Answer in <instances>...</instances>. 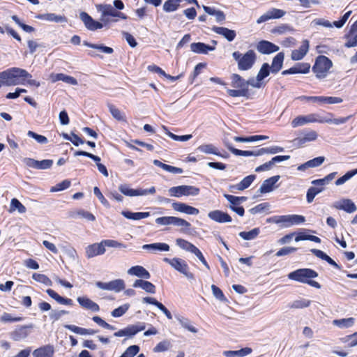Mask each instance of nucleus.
Here are the masks:
<instances>
[{"mask_svg": "<svg viewBox=\"0 0 357 357\" xmlns=\"http://www.w3.org/2000/svg\"><path fill=\"white\" fill-rule=\"evenodd\" d=\"M260 149V155L264 154H275L280 152H282L284 149L281 146H274L268 148H261Z\"/></svg>", "mask_w": 357, "mask_h": 357, "instance_id": "61", "label": "nucleus"}, {"mask_svg": "<svg viewBox=\"0 0 357 357\" xmlns=\"http://www.w3.org/2000/svg\"><path fill=\"white\" fill-rule=\"evenodd\" d=\"M280 178V176L277 175L264 181L259 190L260 193L264 194L271 192L275 188H278V186H275V183L279 181Z\"/></svg>", "mask_w": 357, "mask_h": 357, "instance_id": "20", "label": "nucleus"}, {"mask_svg": "<svg viewBox=\"0 0 357 357\" xmlns=\"http://www.w3.org/2000/svg\"><path fill=\"white\" fill-rule=\"evenodd\" d=\"M132 287L135 288H141L149 294H155V285L146 280H136L134 282Z\"/></svg>", "mask_w": 357, "mask_h": 357, "instance_id": "33", "label": "nucleus"}, {"mask_svg": "<svg viewBox=\"0 0 357 357\" xmlns=\"http://www.w3.org/2000/svg\"><path fill=\"white\" fill-rule=\"evenodd\" d=\"M93 321L96 322L99 326H102L104 328L114 331L115 330V327L109 324L106 321H105L101 317L95 316L92 318Z\"/></svg>", "mask_w": 357, "mask_h": 357, "instance_id": "64", "label": "nucleus"}, {"mask_svg": "<svg viewBox=\"0 0 357 357\" xmlns=\"http://www.w3.org/2000/svg\"><path fill=\"white\" fill-rule=\"evenodd\" d=\"M354 324V319L352 317L342 319H335L333 321V324L342 328H346L352 326Z\"/></svg>", "mask_w": 357, "mask_h": 357, "instance_id": "51", "label": "nucleus"}, {"mask_svg": "<svg viewBox=\"0 0 357 357\" xmlns=\"http://www.w3.org/2000/svg\"><path fill=\"white\" fill-rule=\"evenodd\" d=\"M54 352L53 346L48 344L34 350L33 356L34 357H52Z\"/></svg>", "mask_w": 357, "mask_h": 357, "instance_id": "35", "label": "nucleus"}, {"mask_svg": "<svg viewBox=\"0 0 357 357\" xmlns=\"http://www.w3.org/2000/svg\"><path fill=\"white\" fill-rule=\"evenodd\" d=\"M311 304V301L306 298H300L294 301L291 305V308L302 309L307 307Z\"/></svg>", "mask_w": 357, "mask_h": 357, "instance_id": "57", "label": "nucleus"}, {"mask_svg": "<svg viewBox=\"0 0 357 357\" xmlns=\"http://www.w3.org/2000/svg\"><path fill=\"white\" fill-rule=\"evenodd\" d=\"M98 12L101 13L100 20L105 23H107L109 20L107 16L117 17L121 19H127V16L123 13L116 11L110 4H98L96 6Z\"/></svg>", "mask_w": 357, "mask_h": 357, "instance_id": "6", "label": "nucleus"}, {"mask_svg": "<svg viewBox=\"0 0 357 357\" xmlns=\"http://www.w3.org/2000/svg\"><path fill=\"white\" fill-rule=\"evenodd\" d=\"M332 206L338 210H343L349 213H352L357 211V206L350 199L344 198L335 202Z\"/></svg>", "mask_w": 357, "mask_h": 357, "instance_id": "16", "label": "nucleus"}, {"mask_svg": "<svg viewBox=\"0 0 357 357\" xmlns=\"http://www.w3.org/2000/svg\"><path fill=\"white\" fill-rule=\"evenodd\" d=\"M17 211L19 213H24L26 211V207L16 198H13L10 201L9 213H13Z\"/></svg>", "mask_w": 357, "mask_h": 357, "instance_id": "44", "label": "nucleus"}, {"mask_svg": "<svg viewBox=\"0 0 357 357\" xmlns=\"http://www.w3.org/2000/svg\"><path fill=\"white\" fill-rule=\"evenodd\" d=\"M250 85V79L245 81L239 75L234 74L231 77V86L234 88L241 89H247L248 86Z\"/></svg>", "mask_w": 357, "mask_h": 357, "instance_id": "38", "label": "nucleus"}, {"mask_svg": "<svg viewBox=\"0 0 357 357\" xmlns=\"http://www.w3.org/2000/svg\"><path fill=\"white\" fill-rule=\"evenodd\" d=\"M176 245L180 247L181 249L185 250L186 251L193 252V251L197 248L191 243L183 238H177L176 240Z\"/></svg>", "mask_w": 357, "mask_h": 357, "instance_id": "49", "label": "nucleus"}, {"mask_svg": "<svg viewBox=\"0 0 357 357\" xmlns=\"http://www.w3.org/2000/svg\"><path fill=\"white\" fill-rule=\"evenodd\" d=\"M83 44L85 46H87L91 48L96 49V50H99L100 52L105 53V54H112L114 52V50L112 47L105 46L102 44H100V45L92 44V43H88L87 41H84Z\"/></svg>", "mask_w": 357, "mask_h": 357, "instance_id": "48", "label": "nucleus"}, {"mask_svg": "<svg viewBox=\"0 0 357 357\" xmlns=\"http://www.w3.org/2000/svg\"><path fill=\"white\" fill-rule=\"evenodd\" d=\"M46 292L51 298L54 299L59 304L66 305H73V302L72 299L63 298L51 289H47Z\"/></svg>", "mask_w": 357, "mask_h": 357, "instance_id": "39", "label": "nucleus"}, {"mask_svg": "<svg viewBox=\"0 0 357 357\" xmlns=\"http://www.w3.org/2000/svg\"><path fill=\"white\" fill-rule=\"evenodd\" d=\"M37 19L54 22L56 23H66L67 18L63 15H56L55 13H44L36 16Z\"/></svg>", "mask_w": 357, "mask_h": 357, "instance_id": "30", "label": "nucleus"}, {"mask_svg": "<svg viewBox=\"0 0 357 357\" xmlns=\"http://www.w3.org/2000/svg\"><path fill=\"white\" fill-rule=\"evenodd\" d=\"M155 222L160 225H174L189 229L191 227L190 222L175 216H163L155 219Z\"/></svg>", "mask_w": 357, "mask_h": 357, "instance_id": "8", "label": "nucleus"}, {"mask_svg": "<svg viewBox=\"0 0 357 357\" xmlns=\"http://www.w3.org/2000/svg\"><path fill=\"white\" fill-rule=\"evenodd\" d=\"M273 221L276 224L283 223L285 227L300 225L305 221L304 216L301 215H285L273 218Z\"/></svg>", "mask_w": 357, "mask_h": 357, "instance_id": "7", "label": "nucleus"}, {"mask_svg": "<svg viewBox=\"0 0 357 357\" xmlns=\"http://www.w3.org/2000/svg\"><path fill=\"white\" fill-rule=\"evenodd\" d=\"M105 252V248L102 241L100 243H93L86 248V256L87 258H92L98 255H103Z\"/></svg>", "mask_w": 357, "mask_h": 357, "instance_id": "17", "label": "nucleus"}, {"mask_svg": "<svg viewBox=\"0 0 357 357\" xmlns=\"http://www.w3.org/2000/svg\"><path fill=\"white\" fill-rule=\"evenodd\" d=\"M257 49L260 53L271 54L278 51L279 47L269 41L261 40L257 44Z\"/></svg>", "mask_w": 357, "mask_h": 357, "instance_id": "28", "label": "nucleus"}, {"mask_svg": "<svg viewBox=\"0 0 357 357\" xmlns=\"http://www.w3.org/2000/svg\"><path fill=\"white\" fill-rule=\"evenodd\" d=\"M181 2V0H167L163 4V10L167 13L176 11Z\"/></svg>", "mask_w": 357, "mask_h": 357, "instance_id": "47", "label": "nucleus"}, {"mask_svg": "<svg viewBox=\"0 0 357 357\" xmlns=\"http://www.w3.org/2000/svg\"><path fill=\"white\" fill-rule=\"evenodd\" d=\"M130 308V304L126 303L123 304L119 307L114 309L112 312L111 314L114 317H120L123 316Z\"/></svg>", "mask_w": 357, "mask_h": 357, "instance_id": "59", "label": "nucleus"}, {"mask_svg": "<svg viewBox=\"0 0 357 357\" xmlns=\"http://www.w3.org/2000/svg\"><path fill=\"white\" fill-rule=\"evenodd\" d=\"M176 319L183 328L193 333H197V329L191 324L188 319L181 316H177Z\"/></svg>", "mask_w": 357, "mask_h": 357, "instance_id": "50", "label": "nucleus"}, {"mask_svg": "<svg viewBox=\"0 0 357 357\" xmlns=\"http://www.w3.org/2000/svg\"><path fill=\"white\" fill-rule=\"evenodd\" d=\"M259 228H254L249 231H241L239 236L244 240H253L257 237L259 234Z\"/></svg>", "mask_w": 357, "mask_h": 357, "instance_id": "53", "label": "nucleus"}, {"mask_svg": "<svg viewBox=\"0 0 357 357\" xmlns=\"http://www.w3.org/2000/svg\"><path fill=\"white\" fill-rule=\"evenodd\" d=\"M357 174V169L347 172L344 176L335 181L336 185H341Z\"/></svg>", "mask_w": 357, "mask_h": 357, "instance_id": "58", "label": "nucleus"}, {"mask_svg": "<svg viewBox=\"0 0 357 357\" xmlns=\"http://www.w3.org/2000/svg\"><path fill=\"white\" fill-rule=\"evenodd\" d=\"M227 148L234 155L241 156H259L260 155V149L256 151H242L234 148L229 142H225Z\"/></svg>", "mask_w": 357, "mask_h": 357, "instance_id": "31", "label": "nucleus"}, {"mask_svg": "<svg viewBox=\"0 0 357 357\" xmlns=\"http://www.w3.org/2000/svg\"><path fill=\"white\" fill-rule=\"evenodd\" d=\"M171 343L169 340H165L160 342L154 348V352H163L167 351L171 347Z\"/></svg>", "mask_w": 357, "mask_h": 357, "instance_id": "62", "label": "nucleus"}, {"mask_svg": "<svg viewBox=\"0 0 357 357\" xmlns=\"http://www.w3.org/2000/svg\"><path fill=\"white\" fill-rule=\"evenodd\" d=\"M127 273L130 275L136 276L139 278H144V279H150L151 274L143 266H134L130 268L127 271Z\"/></svg>", "mask_w": 357, "mask_h": 357, "instance_id": "27", "label": "nucleus"}, {"mask_svg": "<svg viewBox=\"0 0 357 357\" xmlns=\"http://www.w3.org/2000/svg\"><path fill=\"white\" fill-rule=\"evenodd\" d=\"M171 266L183 274L187 278L190 280L194 279V275L189 271V267L183 259L176 257L173 258Z\"/></svg>", "mask_w": 357, "mask_h": 357, "instance_id": "13", "label": "nucleus"}, {"mask_svg": "<svg viewBox=\"0 0 357 357\" xmlns=\"http://www.w3.org/2000/svg\"><path fill=\"white\" fill-rule=\"evenodd\" d=\"M317 277L318 273L311 268H299L288 274L289 280L307 284L314 288L320 289V284L317 281L312 280L313 278Z\"/></svg>", "mask_w": 357, "mask_h": 357, "instance_id": "2", "label": "nucleus"}, {"mask_svg": "<svg viewBox=\"0 0 357 357\" xmlns=\"http://www.w3.org/2000/svg\"><path fill=\"white\" fill-rule=\"evenodd\" d=\"M255 178H256L255 175H249V176L245 177L239 183H238L235 185L231 186L230 187L231 191L233 192L234 190H237L241 191V190H243L248 188L252 184V183L254 181Z\"/></svg>", "mask_w": 357, "mask_h": 357, "instance_id": "36", "label": "nucleus"}, {"mask_svg": "<svg viewBox=\"0 0 357 357\" xmlns=\"http://www.w3.org/2000/svg\"><path fill=\"white\" fill-rule=\"evenodd\" d=\"M321 120L322 118H320L318 114H310L305 116H296L295 119L292 120L291 124L293 128H297L298 126H302L310 123H320V121Z\"/></svg>", "mask_w": 357, "mask_h": 357, "instance_id": "12", "label": "nucleus"}, {"mask_svg": "<svg viewBox=\"0 0 357 357\" xmlns=\"http://www.w3.org/2000/svg\"><path fill=\"white\" fill-rule=\"evenodd\" d=\"M109 112L113 118L119 121L127 123L126 116L124 112L116 108L114 105H109L108 106Z\"/></svg>", "mask_w": 357, "mask_h": 357, "instance_id": "45", "label": "nucleus"}, {"mask_svg": "<svg viewBox=\"0 0 357 357\" xmlns=\"http://www.w3.org/2000/svg\"><path fill=\"white\" fill-rule=\"evenodd\" d=\"M168 191L171 197H180L182 196H197L199 194L200 190L193 185H182L172 187Z\"/></svg>", "mask_w": 357, "mask_h": 357, "instance_id": "5", "label": "nucleus"}, {"mask_svg": "<svg viewBox=\"0 0 357 357\" xmlns=\"http://www.w3.org/2000/svg\"><path fill=\"white\" fill-rule=\"evenodd\" d=\"M81 20L84 22L85 26L90 31H95L102 28V23L95 21L89 15L85 12L79 14Z\"/></svg>", "mask_w": 357, "mask_h": 357, "instance_id": "18", "label": "nucleus"}, {"mask_svg": "<svg viewBox=\"0 0 357 357\" xmlns=\"http://www.w3.org/2000/svg\"><path fill=\"white\" fill-rule=\"evenodd\" d=\"M146 328V324L144 322H138L136 324L130 325L126 328L119 330L114 333L115 337L130 336L132 337L138 332L142 331Z\"/></svg>", "mask_w": 357, "mask_h": 357, "instance_id": "9", "label": "nucleus"}, {"mask_svg": "<svg viewBox=\"0 0 357 357\" xmlns=\"http://www.w3.org/2000/svg\"><path fill=\"white\" fill-rule=\"evenodd\" d=\"M324 190L322 187H310L307 192L306 199L308 203H312L317 195Z\"/></svg>", "mask_w": 357, "mask_h": 357, "instance_id": "52", "label": "nucleus"}, {"mask_svg": "<svg viewBox=\"0 0 357 357\" xmlns=\"http://www.w3.org/2000/svg\"><path fill=\"white\" fill-rule=\"evenodd\" d=\"M198 150L206 154H213L215 155L221 156L222 158L227 157V155H221L220 153L218 151V148L211 144H202L198 147Z\"/></svg>", "mask_w": 357, "mask_h": 357, "instance_id": "43", "label": "nucleus"}, {"mask_svg": "<svg viewBox=\"0 0 357 357\" xmlns=\"http://www.w3.org/2000/svg\"><path fill=\"white\" fill-rule=\"evenodd\" d=\"M77 301L84 310H90L93 312H97L100 310L99 305L86 296H79L77 298Z\"/></svg>", "mask_w": 357, "mask_h": 357, "instance_id": "21", "label": "nucleus"}, {"mask_svg": "<svg viewBox=\"0 0 357 357\" xmlns=\"http://www.w3.org/2000/svg\"><path fill=\"white\" fill-rule=\"evenodd\" d=\"M234 59L238 62V68L241 70L250 69L255 63L257 55L254 50H248L244 54L239 52H234L232 54Z\"/></svg>", "mask_w": 357, "mask_h": 357, "instance_id": "4", "label": "nucleus"}, {"mask_svg": "<svg viewBox=\"0 0 357 357\" xmlns=\"http://www.w3.org/2000/svg\"><path fill=\"white\" fill-rule=\"evenodd\" d=\"M32 77L26 70L20 68H10L2 72L0 84L5 86L24 84L26 78Z\"/></svg>", "mask_w": 357, "mask_h": 357, "instance_id": "1", "label": "nucleus"}, {"mask_svg": "<svg viewBox=\"0 0 357 357\" xmlns=\"http://www.w3.org/2000/svg\"><path fill=\"white\" fill-rule=\"evenodd\" d=\"M32 278L40 283H43L47 286H51L52 282L51 280L44 274L33 273Z\"/></svg>", "mask_w": 357, "mask_h": 357, "instance_id": "60", "label": "nucleus"}, {"mask_svg": "<svg viewBox=\"0 0 357 357\" xmlns=\"http://www.w3.org/2000/svg\"><path fill=\"white\" fill-rule=\"evenodd\" d=\"M202 8L208 15L215 16L217 22L222 23L225 21L226 16L223 11L204 5L202 6Z\"/></svg>", "mask_w": 357, "mask_h": 357, "instance_id": "29", "label": "nucleus"}, {"mask_svg": "<svg viewBox=\"0 0 357 357\" xmlns=\"http://www.w3.org/2000/svg\"><path fill=\"white\" fill-rule=\"evenodd\" d=\"M271 73L270 66L267 63H263L256 79H250V86L255 88H260L263 85L262 81Z\"/></svg>", "mask_w": 357, "mask_h": 357, "instance_id": "11", "label": "nucleus"}, {"mask_svg": "<svg viewBox=\"0 0 357 357\" xmlns=\"http://www.w3.org/2000/svg\"><path fill=\"white\" fill-rule=\"evenodd\" d=\"M252 349L245 347L237 351H225L223 355L226 357H244L252 353Z\"/></svg>", "mask_w": 357, "mask_h": 357, "instance_id": "40", "label": "nucleus"}, {"mask_svg": "<svg viewBox=\"0 0 357 357\" xmlns=\"http://www.w3.org/2000/svg\"><path fill=\"white\" fill-rule=\"evenodd\" d=\"M211 30L215 33L223 36L229 42L233 41L236 36V33L234 30L229 29L227 27L213 26Z\"/></svg>", "mask_w": 357, "mask_h": 357, "instance_id": "26", "label": "nucleus"}, {"mask_svg": "<svg viewBox=\"0 0 357 357\" xmlns=\"http://www.w3.org/2000/svg\"><path fill=\"white\" fill-rule=\"evenodd\" d=\"M284 54L283 52L278 53L273 59L270 69L272 73L275 74L278 73L283 65Z\"/></svg>", "mask_w": 357, "mask_h": 357, "instance_id": "34", "label": "nucleus"}, {"mask_svg": "<svg viewBox=\"0 0 357 357\" xmlns=\"http://www.w3.org/2000/svg\"><path fill=\"white\" fill-rule=\"evenodd\" d=\"M309 47V41L307 40H303L300 47L292 51L291 54V59L293 61H299L303 59L308 52Z\"/></svg>", "mask_w": 357, "mask_h": 357, "instance_id": "23", "label": "nucleus"}, {"mask_svg": "<svg viewBox=\"0 0 357 357\" xmlns=\"http://www.w3.org/2000/svg\"><path fill=\"white\" fill-rule=\"evenodd\" d=\"M310 64L308 63H298L289 69L283 70L282 75H286L289 74H306L310 72Z\"/></svg>", "mask_w": 357, "mask_h": 357, "instance_id": "22", "label": "nucleus"}, {"mask_svg": "<svg viewBox=\"0 0 357 357\" xmlns=\"http://www.w3.org/2000/svg\"><path fill=\"white\" fill-rule=\"evenodd\" d=\"M96 285L100 289L114 291L115 292H119L125 287L124 281L121 279H116L108 282H97Z\"/></svg>", "mask_w": 357, "mask_h": 357, "instance_id": "10", "label": "nucleus"}, {"mask_svg": "<svg viewBox=\"0 0 357 357\" xmlns=\"http://www.w3.org/2000/svg\"><path fill=\"white\" fill-rule=\"evenodd\" d=\"M333 66L332 61L326 56H319L312 66V71L317 79H322L327 77Z\"/></svg>", "mask_w": 357, "mask_h": 357, "instance_id": "3", "label": "nucleus"}, {"mask_svg": "<svg viewBox=\"0 0 357 357\" xmlns=\"http://www.w3.org/2000/svg\"><path fill=\"white\" fill-rule=\"evenodd\" d=\"M142 249L150 250L153 252H168L170 247L168 244L165 243H154L151 244H144L142 245Z\"/></svg>", "mask_w": 357, "mask_h": 357, "instance_id": "32", "label": "nucleus"}, {"mask_svg": "<svg viewBox=\"0 0 357 357\" xmlns=\"http://www.w3.org/2000/svg\"><path fill=\"white\" fill-rule=\"evenodd\" d=\"M172 207L175 211L188 215H197L199 213L198 208L182 202H173Z\"/></svg>", "mask_w": 357, "mask_h": 357, "instance_id": "19", "label": "nucleus"}, {"mask_svg": "<svg viewBox=\"0 0 357 357\" xmlns=\"http://www.w3.org/2000/svg\"><path fill=\"white\" fill-rule=\"evenodd\" d=\"M121 214L129 220H139L148 218L150 215L149 212H131L123 211Z\"/></svg>", "mask_w": 357, "mask_h": 357, "instance_id": "42", "label": "nucleus"}, {"mask_svg": "<svg viewBox=\"0 0 357 357\" xmlns=\"http://www.w3.org/2000/svg\"><path fill=\"white\" fill-rule=\"evenodd\" d=\"M214 44L213 46H210L204 43H193L190 45L191 51L197 54H207L209 51H213L215 49L217 42L212 41Z\"/></svg>", "mask_w": 357, "mask_h": 357, "instance_id": "24", "label": "nucleus"}, {"mask_svg": "<svg viewBox=\"0 0 357 357\" xmlns=\"http://www.w3.org/2000/svg\"><path fill=\"white\" fill-rule=\"evenodd\" d=\"M27 326H22L16 329L13 333V338L15 341H18L21 339H24L27 337L28 333L26 331Z\"/></svg>", "mask_w": 357, "mask_h": 357, "instance_id": "56", "label": "nucleus"}, {"mask_svg": "<svg viewBox=\"0 0 357 357\" xmlns=\"http://www.w3.org/2000/svg\"><path fill=\"white\" fill-rule=\"evenodd\" d=\"M162 129L165 131L166 134L172 139L175 141H181V142H186L190 139L192 137V135H176L171 132H169L165 126H162Z\"/></svg>", "mask_w": 357, "mask_h": 357, "instance_id": "54", "label": "nucleus"}, {"mask_svg": "<svg viewBox=\"0 0 357 357\" xmlns=\"http://www.w3.org/2000/svg\"><path fill=\"white\" fill-rule=\"evenodd\" d=\"M336 174L337 172H332L323 178L313 180L312 181V184L314 185H319L323 188V186L328 185L331 181H333L335 178Z\"/></svg>", "mask_w": 357, "mask_h": 357, "instance_id": "46", "label": "nucleus"}, {"mask_svg": "<svg viewBox=\"0 0 357 357\" xmlns=\"http://www.w3.org/2000/svg\"><path fill=\"white\" fill-rule=\"evenodd\" d=\"M351 117V116H348L346 117H340V118H335V119H324L322 118V120L320 121L321 123H333L335 125H340L344 124L347 123L349 119Z\"/></svg>", "mask_w": 357, "mask_h": 357, "instance_id": "55", "label": "nucleus"}, {"mask_svg": "<svg viewBox=\"0 0 357 357\" xmlns=\"http://www.w3.org/2000/svg\"><path fill=\"white\" fill-rule=\"evenodd\" d=\"M50 77L53 82L61 80L71 85H77L78 84L75 78L63 73L52 74Z\"/></svg>", "mask_w": 357, "mask_h": 357, "instance_id": "37", "label": "nucleus"}, {"mask_svg": "<svg viewBox=\"0 0 357 357\" xmlns=\"http://www.w3.org/2000/svg\"><path fill=\"white\" fill-rule=\"evenodd\" d=\"M119 191L126 196H142L144 192H140L139 189H132L127 184H121L119 186Z\"/></svg>", "mask_w": 357, "mask_h": 357, "instance_id": "41", "label": "nucleus"}, {"mask_svg": "<svg viewBox=\"0 0 357 357\" xmlns=\"http://www.w3.org/2000/svg\"><path fill=\"white\" fill-rule=\"evenodd\" d=\"M286 14V12L283 10L273 8L267 10L265 13L261 15L257 20V24H261L267 22L270 20L280 19Z\"/></svg>", "mask_w": 357, "mask_h": 357, "instance_id": "15", "label": "nucleus"}, {"mask_svg": "<svg viewBox=\"0 0 357 357\" xmlns=\"http://www.w3.org/2000/svg\"><path fill=\"white\" fill-rule=\"evenodd\" d=\"M208 216L212 220L219 222V223H225V222H231V216L222 211L220 210H214L210 211L208 213Z\"/></svg>", "mask_w": 357, "mask_h": 357, "instance_id": "25", "label": "nucleus"}, {"mask_svg": "<svg viewBox=\"0 0 357 357\" xmlns=\"http://www.w3.org/2000/svg\"><path fill=\"white\" fill-rule=\"evenodd\" d=\"M27 135L33 139H34L38 144H45L48 142V139L46 137L37 134L33 131H28Z\"/></svg>", "mask_w": 357, "mask_h": 357, "instance_id": "63", "label": "nucleus"}, {"mask_svg": "<svg viewBox=\"0 0 357 357\" xmlns=\"http://www.w3.org/2000/svg\"><path fill=\"white\" fill-rule=\"evenodd\" d=\"M318 135L314 130L305 131L301 136L293 139L292 143L294 146L301 147L307 142L315 141Z\"/></svg>", "mask_w": 357, "mask_h": 357, "instance_id": "14", "label": "nucleus"}]
</instances>
